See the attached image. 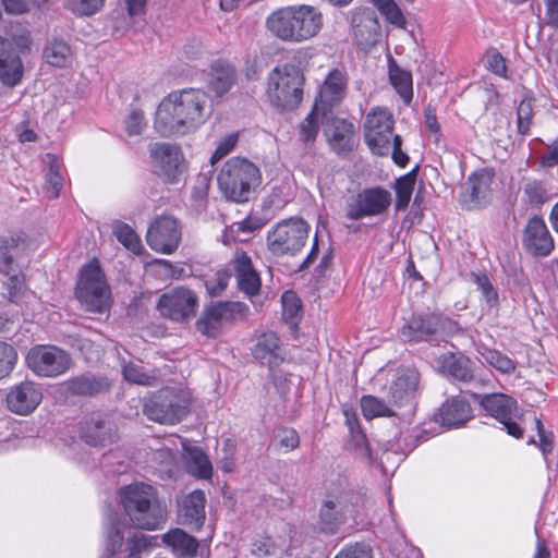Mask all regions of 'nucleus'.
Here are the masks:
<instances>
[{
    "instance_id": "nucleus-1",
    "label": "nucleus",
    "mask_w": 558,
    "mask_h": 558,
    "mask_svg": "<svg viewBox=\"0 0 558 558\" xmlns=\"http://www.w3.org/2000/svg\"><path fill=\"white\" fill-rule=\"evenodd\" d=\"M211 114L209 96L202 89L186 88L170 93L158 106L155 129L162 136L197 130Z\"/></svg>"
},
{
    "instance_id": "nucleus-2",
    "label": "nucleus",
    "mask_w": 558,
    "mask_h": 558,
    "mask_svg": "<svg viewBox=\"0 0 558 558\" xmlns=\"http://www.w3.org/2000/svg\"><path fill=\"white\" fill-rule=\"evenodd\" d=\"M324 26L319 9L308 4L287 5L272 11L266 28L275 38L288 44H302L316 37Z\"/></svg>"
},
{
    "instance_id": "nucleus-3",
    "label": "nucleus",
    "mask_w": 558,
    "mask_h": 558,
    "mask_svg": "<svg viewBox=\"0 0 558 558\" xmlns=\"http://www.w3.org/2000/svg\"><path fill=\"white\" fill-rule=\"evenodd\" d=\"M119 497L125 514L136 529L155 531L166 523L167 505L154 486L134 483L120 488Z\"/></svg>"
},
{
    "instance_id": "nucleus-4",
    "label": "nucleus",
    "mask_w": 558,
    "mask_h": 558,
    "mask_svg": "<svg viewBox=\"0 0 558 558\" xmlns=\"http://www.w3.org/2000/svg\"><path fill=\"white\" fill-rule=\"evenodd\" d=\"M260 183L259 169L241 157L227 160L218 174L220 191L228 199L236 203L247 202Z\"/></svg>"
},
{
    "instance_id": "nucleus-5",
    "label": "nucleus",
    "mask_w": 558,
    "mask_h": 558,
    "mask_svg": "<svg viewBox=\"0 0 558 558\" xmlns=\"http://www.w3.org/2000/svg\"><path fill=\"white\" fill-rule=\"evenodd\" d=\"M304 75L294 64H283L270 71L267 78V97L280 110H293L303 99Z\"/></svg>"
},
{
    "instance_id": "nucleus-6",
    "label": "nucleus",
    "mask_w": 558,
    "mask_h": 558,
    "mask_svg": "<svg viewBox=\"0 0 558 558\" xmlns=\"http://www.w3.org/2000/svg\"><path fill=\"white\" fill-rule=\"evenodd\" d=\"M190 396L178 388H162L155 392L145 403L144 413L154 422L175 424L189 412Z\"/></svg>"
},
{
    "instance_id": "nucleus-7",
    "label": "nucleus",
    "mask_w": 558,
    "mask_h": 558,
    "mask_svg": "<svg viewBox=\"0 0 558 558\" xmlns=\"http://www.w3.org/2000/svg\"><path fill=\"white\" fill-rule=\"evenodd\" d=\"M76 298L89 312L104 313L109 308V287L97 260H93L82 268L76 287Z\"/></svg>"
},
{
    "instance_id": "nucleus-8",
    "label": "nucleus",
    "mask_w": 558,
    "mask_h": 558,
    "mask_svg": "<svg viewBox=\"0 0 558 558\" xmlns=\"http://www.w3.org/2000/svg\"><path fill=\"white\" fill-rule=\"evenodd\" d=\"M308 225L300 218L279 221L267 233V247L275 256L295 255L305 245Z\"/></svg>"
},
{
    "instance_id": "nucleus-9",
    "label": "nucleus",
    "mask_w": 558,
    "mask_h": 558,
    "mask_svg": "<svg viewBox=\"0 0 558 558\" xmlns=\"http://www.w3.org/2000/svg\"><path fill=\"white\" fill-rule=\"evenodd\" d=\"M27 367L39 377L54 378L69 372L71 354L52 344H36L26 354Z\"/></svg>"
},
{
    "instance_id": "nucleus-10",
    "label": "nucleus",
    "mask_w": 558,
    "mask_h": 558,
    "mask_svg": "<svg viewBox=\"0 0 558 558\" xmlns=\"http://www.w3.org/2000/svg\"><path fill=\"white\" fill-rule=\"evenodd\" d=\"M247 312L248 306L241 302H214L203 308L195 326L202 335L216 338L225 323L242 317Z\"/></svg>"
},
{
    "instance_id": "nucleus-11",
    "label": "nucleus",
    "mask_w": 558,
    "mask_h": 558,
    "mask_svg": "<svg viewBox=\"0 0 558 558\" xmlns=\"http://www.w3.org/2000/svg\"><path fill=\"white\" fill-rule=\"evenodd\" d=\"M198 307L196 293L187 288L178 287L163 293L157 303V308L163 317L183 323L194 317Z\"/></svg>"
},
{
    "instance_id": "nucleus-12",
    "label": "nucleus",
    "mask_w": 558,
    "mask_h": 558,
    "mask_svg": "<svg viewBox=\"0 0 558 558\" xmlns=\"http://www.w3.org/2000/svg\"><path fill=\"white\" fill-rule=\"evenodd\" d=\"M364 130L365 141L371 150L378 156L388 155L393 130L391 114L386 109L372 111L366 117Z\"/></svg>"
},
{
    "instance_id": "nucleus-13",
    "label": "nucleus",
    "mask_w": 558,
    "mask_h": 558,
    "mask_svg": "<svg viewBox=\"0 0 558 558\" xmlns=\"http://www.w3.org/2000/svg\"><path fill=\"white\" fill-rule=\"evenodd\" d=\"M391 204V194L383 187H371L360 192L347 205L345 216L350 220L378 216L385 213Z\"/></svg>"
},
{
    "instance_id": "nucleus-14",
    "label": "nucleus",
    "mask_w": 558,
    "mask_h": 558,
    "mask_svg": "<svg viewBox=\"0 0 558 558\" xmlns=\"http://www.w3.org/2000/svg\"><path fill=\"white\" fill-rule=\"evenodd\" d=\"M480 398L485 412L501 423L509 435L515 438L522 437L523 429L514 422L518 412L515 399L505 393H489Z\"/></svg>"
},
{
    "instance_id": "nucleus-15",
    "label": "nucleus",
    "mask_w": 558,
    "mask_h": 558,
    "mask_svg": "<svg viewBox=\"0 0 558 558\" xmlns=\"http://www.w3.org/2000/svg\"><path fill=\"white\" fill-rule=\"evenodd\" d=\"M147 244L158 253H173L181 241V230L178 221L169 216L156 218L146 234Z\"/></svg>"
},
{
    "instance_id": "nucleus-16",
    "label": "nucleus",
    "mask_w": 558,
    "mask_h": 558,
    "mask_svg": "<svg viewBox=\"0 0 558 558\" xmlns=\"http://www.w3.org/2000/svg\"><path fill=\"white\" fill-rule=\"evenodd\" d=\"M155 173L167 182H174L183 171V156L177 145L156 143L149 148Z\"/></svg>"
},
{
    "instance_id": "nucleus-17",
    "label": "nucleus",
    "mask_w": 558,
    "mask_h": 558,
    "mask_svg": "<svg viewBox=\"0 0 558 558\" xmlns=\"http://www.w3.org/2000/svg\"><path fill=\"white\" fill-rule=\"evenodd\" d=\"M351 27L356 44L375 46L380 39V24L376 12L369 8H357L351 13Z\"/></svg>"
},
{
    "instance_id": "nucleus-18",
    "label": "nucleus",
    "mask_w": 558,
    "mask_h": 558,
    "mask_svg": "<svg viewBox=\"0 0 558 558\" xmlns=\"http://www.w3.org/2000/svg\"><path fill=\"white\" fill-rule=\"evenodd\" d=\"M522 243L526 252L533 256H547L554 250V240L547 226L537 216L529 219L523 231Z\"/></svg>"
},
{
    "instance_id": "nucleus-19",
    "label": "nucleus",
    "mask_w": 558,
    "mask_h": 558,
    "mask_svg": "<svg viewBox=\"0 0 558 558\" xmlns=\"http://www.w3.org/2000/svg\"><path fill=\"white\" fill-rule=\"evenodd\" d=\"M347 78L342 71L335 69L326 77L315 101V109L322 111V118H327L332 107L339 105L344 98Z\"/></svg>"
},
{
    "instance_id": "nucleus-20",
    "label": "nucleus",
    "mask_w": 558,
    "mask_h": 558,
    "mask_svg": "<svg viewBox=\"0 0 558 558\" xmlns=\"http://www.w3.org/2000/svg\"><path fill=\"white\" fill-rule=\"evenodd\" d=\"M43 391L33 381L25 380L14 386L7 395L8 408L19 415L32 413L41 402Z\"/></svg>"
},
{
    "instance_id": "nucleus-21",
    "label": "nucleus",
    "mask_w": 558,
    "mask_h": 558,
    "mask_svg": "<svg viewBox=\"0 0 558 558\" xmlns=\"http://www.w3.org/2000/svg\"><path fill=\"white\" fill-rule=\"evenodd\" d=\"M238 81L236 68L226 59L215 60L209 68L206 83L208 89L216 97H222L229 93Z\"/></svg>"
},
{
    "instance_id": "nucleus-22",
    "label": "nucleus",
    "mask_w": 558,
    "mask_h": 558,
    "mask_svg": "<svg viewBox=\"0 0 558 558\" xmlns=\"http://www.w3.org/2000/svg\"><path fill=\"white\" fill-rule=\"evenodd\" d=\"M252 354L260 364L267 365L271 372L284 361V351L280 339L274 331L264 332L258 337L252 348Z\"/></svg>"
},
{
    "instance_id": "nucleus-23",
    "label": "nucleus",
    "mask_w": 558,
    "mask_h": 558,
    "mask_svg": "<svg viewBox=\"0 0 558 558\" xmlns=\"http://www.w3.org/2000/svg\"><path fill=\"white\" fill-rule=\"evenodd\" d=\"M82 439L94 447H106L117 440V428L109 420L93 417L81 428Z\"/></svg>"
},
{
    "instance_id": "nucleus-24",
    "label": "nucleus",
    "mask_w": 558,
    "mask_h": 558,
    "mask_svg": "<svg viewBox=\"0 0 558 558\" xmlns=\"http://www.w3.org/2000/svg\"><path fill=\"white\" fill-rule=\"evenodd\" d=\"M439 326L440 317L438 315L424 314L413 316L410 322L402 327L401 335L409 341H429L437 332Z\"/></svg>"
},
{
    "instance_id": "nucleus-25",
    "label": "nucleus",
    "mask_w": 558,
    "mask_h": 558,
    "mask_svg": "<svg viewBox=\"0 0 558 558\" xmlns=\"http://www.w3.org/2000/svg\"><path fill=\"white\" fill-rule=\"evenodd\" d=\"M22 77V62L13 43L0 38V78L9 86L16 85Z\"/></svg>"
},
{
    "instance_id": "nucleus-26",
    "label": "nucleus",
    "mask_w": 558,
    "mask_h": 558,
    "mask_svg": "<svg viewBox=\"0 0 558 558\" xmlns=\"http://www.w3.org/2000/svg\"><path fill=\"white\" fill-rule=\"evenodd\" d=\"M492 182L493 174L486 170L471 174L465 183L464 202L473 207L486 205L492 196Z\"/></svg>"
},
{
    "instance_id": "nucleus-27",
    "label": "nucleus",
    "mask_w": 558,
    "mask_h": 558,
    "mask_svg": "<svg viewBox=\"0 0 558 558\" xmlns=\"http://www.w3.org/2000/svg\"><path fill=\"white\" fill-rule=\"evenodd\" d=\"M325 119L330 121L325 128V134L331 148L338 154L350 151L354 136L353 124L344 119L329 117V114Z\"/></svg>"
},
{
    "instance_id": "nucleus-28",
    "label": "nucleus",
    "mask_w": 558,
    "mask_h": 558,
    "mask_svg": "<svg viewBox=\"0 0 558 558\" xmlns=\"http://www.w3.org/2000/svg\"><path fill=\"white\" fill-rule=\"evenodd\" d=\"M420 374L415 369H404L389 386L390 403L393 405H402L408 403L417 389Z\"/></svg>"
},
{
    "instance_id": "nucleus-29",
    "label": "nucleus",
    "mask_w": 558,
    "mask_h": 558,
    "mask_svg": "<svg viewBox=\"0 0 558 558\" xmlns=\"http://www.w3.org/2000/svg\"><path fill=\"white\" fill-rule=\"evenodd\" d=\"M66 390L74 396L95 397L109 390L111 384L107 377L80 375L65 383Z\"/></svg>"
},
{
    "instance_id": "nucleus-30",
    "label": "nucleus",
    "mask_w": 558,
    "mask_h": 558,
    "mask_svg": "<svg viewBox=\"0 0 558 558\" xmlns=\"http://www.w3.org/2000/svg\"><path fill=\"white\" fill-rule=\"evenodd\" d=\"M234 269L240 290L250 296L257 294L260 289V278L246 253L242 252L236 255Z\"/></svg>"
},
{
    "instance_id": "nucleus-31",
    "label": "nucleus",
    "mask_w": 558,
    "mask_h": 558,
    "mask_svg": "<svg viewBox=\"0 0 558 558\" xmlns=\"http://www.w3.org/2000/svg\"><path fill=\"white\" fill-rule=\"evenodd\" d=\"M471 405L463 397H451L439 410L440 422L445 426L458 427L471 418Z\"/></svg>"
},
{
    "instance_id": "nucleus-32",
    "label": "nucleus",
    "mask_w": 558,
    "mask_h": 558,
    "mask_svg": "<svg viewBox=\"0 0 558 558\" xmlns=\"http://www.w3.org/2000/svg\"><path fill=\"white\" fill-rule=\"evenodd\" d=\"M206 497L203 490L196 489L182 500V517L185 524L199 529L205 521Z\"/></svg>"
},
{
    "instance_id": "nucleus-33",
    "label": "nucleus",
    "mask_w": 558,
    "mask_h": 558,
    "mask_svg": "<svg viewBox=\"0 0 558 558\" xmlns=\"http://www.w3.org/2000/svg\"><path fill=\"white\" fill-rule=\"evenodd\" d=\"M20 252V239L14 236L0 239V272L10 276L11 284L16 288L20 284V278L14 275V258Z\"/></svg>"
},
{
    "instance_id": "nucleus-34",
    "label": "nucleus",
    "mask_w": 558,
    "mask_h": 558,
    "mask_svg": "<svg viewBox=\"0 0 558 558\" xmlns=\"http://www.w3.org/2000/svg\"><path fill=\"white\" fill-rule=\"evenodd\" d=\"M162 542L180 557H192L196 554L198 542L182 529H173L162 535Z\"/></svg>"
},
{
    "instance_id": "nucleus-35",
    "label": "nucleus",
    "mask_w": 558,
    "mask_h": 558,
    "mask_svg": "<svg viewBox=\"0 0 558 558\" xmlns=\"http://www.w3.org/2000/svg\"><path fill=\"white\" fill-rule=\"evenodd\" d=\"M473 365L474 363L471 361V359L462 354H449L448 356L444 357L441 363L442 371L446 375L463 383H470L473 380Z\"/></svg>"
},
{
    "instance_id": "nucleus-36",
    "label": "nucleus",
    "mask_w": 558,
    "mask_h": 558,
    "mask_svg": "<svg viewBox=\"0 0 558 558\" xmlns=\"http://www.w3.org/2000/svg\"><path fill=\"white\" fill-rule=\"evenodd\" d=\"M121 368L123 378L129 383L142 386H154L157 381V371H146L141 362L122 360Z\"/></svg>"
},
{
    "instance_id": "nucleus-37",
    "label": "nucleus",
    "mask_w": 558,
    "mask_h": 558,
    "mask_svg": "<svg viewBox=\"0 0 558 558\" xmlns=\"http://www.w3.org/2000/svg\"><path fill=\"white\" fill-rule=\"evenodd\" d=\"M389 80L403 101L410 104L413 97L412 74L401 69L392 58L389 60Z\"/></svg>"
},
{
    "instance_id": "nucleus-38",
    "label": "nucleus",
    "mask_w": 558,
    "mask_h": 558,
    "mask_svg": "<svg viewBox=\"0 0 558 558\" xmlns=\"http://www.w3.org/2000/svg\"><path fill=\"white\" fill-rule=\"evenodd\" d=\"M327 500L331 501L330 505L344 520L353 518L357 513V508L363 504V497L352 490L341 492L338 495H329Z\"/></svg>"
},
{
    "instance_id": "nucleus-39",
    "label": "nucleus",
    "mask_w": 558,
    "mask_h": 558,
    "mask_svg": "<svg viewBox=\"0 0 558 558\" xmlns=\"http://www.w3.org/2000/svg\"><path fill=\"white\" fill-rule=\"evenodd\" d=\"M43 58L52 66L64 68L71 62L72 50L64 40L53 38L46 44Z\"/></svg>"
},
{
    "instance_id": "nucleus-40",
    "label": "nucleus",
    "mask_w": 558,
    "mask_h": 558,
    "mask_svg": "<svg viewBox=\"0 0 558 558\" xmlns=\"http://www.w3.org/2000/svg\"><path fill=\"white\" fill-rule=\"evenodd\" d=\"M476 351L486 364L494 367L501 374H512L515 371L514 361L500 351L484 344L477 345Z\"/></svg>"
},
{
    "instance_id": "nucleus-41",
    "label": "nucleus",
    "mask_w": 558,
    "mask_h": 558,
    "mask_svg": "<svg viewBox=\"0 0 558 558\" xmlns=\"http://www.w3.org/2000/svg\"><path fill=\"white\" fill-rule=\"evenodd\" d=\"M186 468L190 474L198 478H209L213 474V466L207 456L198 448L186 450Z\"/></svg>"
},
{
    "instance_id": "nucleus-42",
    "label": "nucleus",
    "mask_w": 558,
    "mask_h": 558,
    "mask_svg": "<svg viewBox=\"0 0 558 558\" xmlns=\"http://www.w3.org/2000/svg\"><path fill=\"white\" fill-rule=\"evenodd\" d=\"M44 160L49 167L44 186L45 193L48 198H57L63 186V179L60 174L58 158L56 155L47 154Z\"/></svg>"
},
{
    "instance_id": "nucleus-43",
    "label": "nucleus",
    "mask_w": 558,
    "mask_h": 558,
    "mask_svg": "<svg viewBox=\"0 0 558 558\" xmlns=\"http://www.w3.org/2000/svg\"><path fill=\"white\" fill-rule=\"evenodd\" d=\"M393 404L390 401L387 403L385 400L374 396H363L361 399V408L365 418L372 420L377 416H393L396 412L392 410Z\"/></svg>"
},
{
    "instance_id": "nucleus-44",
    "label": "nucleus",
    "mask_w": 558,
    "mask_h": 558,
    "mask_svg": "<svg viewBox=\"0 0 558 558\" xmlns=\"http://www.w3.org/2000/svg\"><path fill=\"white\" fill-rule=\"evenodd\" d=\"M113 234L117 240L134 254H141L143 245L136 232L126 223L117 221L113 223Z\"/></svg>"
},
{
    "instance_id": "nucleus-45",
    "label": "nucleus",
    "mask_w": 558,
    "mask_h": 558,
    "mask_svg": "<svg viewBox=\"0 0 558 558\" xmlns=\"http://www.w3.org/2000/svg\"><path fill=\"white\" fill-rule=\"evenodd\" d=\"M282 318L291 328H296L300 320L302 304L296 294L292 291H286L281 298Z\"/></svg>"
},
{
    "instance_id": "nucleus-46",
    "label": "nucleus",
    "mask_w": 558,
    "mask_h": 558,
    "mask_svg": "<svg viewBox=\"0 0 558 558\" xmlns=\"http://www.w3.org/2000/svg\"><path fill=\"white\" fill-rule=\"evenodd\" d=\"M534 116V100L532 98L522 99L517 108V131L520 135L530 134Z\"/></svg>"
},
{
    "instance_id": "nucleus-47",
    "label": "nucleus",
    "mask_w": 558,
    "mask_h": 558,
    "mask_svg": "<svg viewBox=\"0 0 558 558\" xmlns=\"http://www.w3.org/2000/svg\"><path fill=\"white\" fill-rule=\"evenodd\" d=\"M348 449L352 451L362 461L372 464L373 456L366 439L365 434L360 429L350 433V439L348 441Z\"/></svg>"
},
{
    "instance_id": "nucleus-48",
    "label": "nucleus",
    "mask_w": 558,
    "mask_h": 558,
    "mask_svg": "<svg viewBox=\"0 0 558 558\" xmlns=\"http://www.w3.org/2000/svg\"><path fill=\"white\" fill-rule=\"evenodd\" d=\"M415 180L411 174L404 175L397 180L396 182V209L403 210L408 207L413 189H414Z\"/></svg>"
},
{
    "instance_id": "nucleus-49",
    "label": "nucleus",
    "mask_w": 558,
    "mask_h": 558,
    "mask_svg": "<svg viewBox=\"0 0 558 558\" xmlns=\"http://www.w3.org/2000/svg\"><path fill=\"white\" fill-rule=\"evenodd\" d=\"M322 111H317L315 107L313 111L302 121L300 125V140L304 143L314 142L318 134V119Z\"/></svg>"
},
{
    "instance_id": "nucleus-50",
    "label": "nucleus",
    "mask_w": 558,
    "mask_h": 558,
    "mask_svg": "<svg viewBox=\"0 0 558 558\" xmlns=\"http://www.w3.org/2000/svg\"><path fill=\"white\" fill-rule=\"evenodd\" d=\"M123 529L124 525L119 522L109 527L106 538L107 557H113L121 549L124 541Z\"/></svg>"
},
{
    "instance_id": "nucleus-51",
    "label": "nucleus",
    "mask_w": 558,
    "mask_h": 558,
    "mask_svg": "<svg viewBox=\"0 0 558 558\" xmlns=\"http://www.w3.org/2000/svg\"><path fill=\"white\" fill-rule=\"evenodd\" d=\"M105 0H68L66 8L74 14L90 16L104 7Z\"/></svg>"
},
{
    "instance_id": "nucleus-52",
    "label": "nucleus",
    "mask_w": 558,
    "mask_h": 558,
    "mask_svg": "<svg viewBox=\"0 0 558 558\" xmlns=\"http://www.w3.org/2000/svg\"><path fill=\"white\" fill-rule=\"evenodd\" d=\"M17 360L15 349L5 342L0 341V379L7 377L13 369Z\"/></svg>"
},
{
    "instance_id": "nucleus-53",
    "label": "nucleus",
    "mask_w": 558,
    "mask_h": 558,
    "mask_svg": "<svg viewBox=\"0 0 558 558\" xmlns=\"http://www.w3.org/2000/svg\"><path fill=\"white\" fill-rule=\"evenodd\" d=\"M472 278L474 283L476 284L477 290H480L485 298L486 302L489 305H495L498 301V294L493 287L490 280L485 274H475L472 272Z\"/></svg>"
},
{
    "instance_id": "nucleus-54",
    "label": "nucleus",
    "mask_w": 558,
    "mask_h": 558,
    "mask_svg": "<svg viewBox=\"0 0 558 558\" xmlns=\"http://www.w3.org/2000/svg\"><path fill=\"white\" fill-rule=\"evenodd\" d=\"M146 125L144 113L140 109L132 110L124 120V129L129 136L142 134Z\"/></svg>"
},
{
    "instance_id": "nucleus-55",
    "label": "nucleus",
    "mask_w": 558,
    "mask_h": 558,
    "mask_svg": "<svg viewBox=\"0 0 558 558\" xmlns=\"http://www.w3.org/2000/svg\"><path fill=\"white\" fill-rule=\"evenodd\" d=\"M151 546V537L142 533L134 534L128 542V551L130 558H140Z\"/></svg>"
},
{
    "instance_id": "nucleus-56",
    "label": "nucleus",
    "mask_w": 558,
    "mask_h": 558,
    "mask_svg": "<svg viewBox=\"0 0 558 558\" xmlns=\"http://www.w3.org/2000/svg\"><path fill=\"white\" fill-rule=\"evenodd\" d=\"M330 504L331 501H328L326 499L319 513L320 522L323 524L324 530L329 532L333 530L335 525L344 521L341 514L337 513L336 509H333V507Z\"/></svg>"
},
{
    "instance_id": "nucleus-57",
    "label": "nucleus",
    "mask_w": 558,
    "mask_h": 558,
    "mask_svg": "<svg viewBox=\"0 0 558 558\" xmlns=\"http://www.w3.org/2000/svg\"><path fill=\"white\" fill-rule=\"evenodd\" d=\"M230 274L226 270H219L213 278L206 279L205 287L211 296H218L227 288Z\"/></svg>"
},
{
    "instance_id": "nucleus-58",
    "label": "nucleus",
    "mask_w": 558,
    "mask_h": 558,
    "mask_svg": "<svg viewBox=\"0 0 558 558\" xmlns=\"http://www.w3.org/2000/svg\"><path fill=\"white\" fill-rule=\"evenodd\" d=\"M276 439L278 440L281 448L286 451H291L299 447L300 438L298 433L293 428H281L279 429Z\"/></svg>"
},
{
    "instance_id": "nucleus-59",
    "label": "nucleus",
    "mask_w": 558,
    "mask_h": 558,
    "mask_svg": "<svg viewBox=\"0 0 558 558\" xmlns=\"http://www.w3.org/2000/svg\"><path fill=\"white\" fill-rule=\"evenodd\" d=\"M535 427L539 437L538 446L543 454H547L553 451L554 448V435L550 432L545 430L541 418L535 417Z\"/></svg>"
},
{
    "instance_id": "nucleus-60",
    "label": "nucleus",
    "mask_w": 558,
    "mask_h": 558,
    "mask_svg": "<svg viewBox=\"0 0 558 558\" xmlns=\"http://www.w3.org/2000/svg\"><path fill=\"white\" fill-rule=\"evenodd\" d=\"M335 558H372V554L366 545L355 543L344 547Z\"/></svg>"
},
{
    "instance_id": "nucleus-61",
    "label": "nucleus",
    "mask_w": 558,
    "mask_h": 558,
    "mask_svg": "<svg viewBox=\"0 0 558 558\" xmlns=\"http://www.w3.org/2000/svg\"><path fill=\"white\" fill-rule=\"evenodd\" d=\"M486 66L488 70L499 76H504L507 71L506 61L504 57L496 50L486 54Z\"/></svg>"
},
{
    "instance_id": "nucleus-62",
    "label": "nucleus",
    "mask_w": 558,
    "mask_h": 558,
    "mask_svg": "<svg viewBox=\"0 0 558 558\" xmlns=\"http://www.w3.org/2000/svg\"><path fill=\"white\" fill-rule=\"evenodd\" d=\"M238 142V135L230 134L227 137H225L219 145L217 146L215 153L213 154L210 158V162L215 163L216 161L220 160L222 157L228 155L235 146Z\"/></svg>"
},
{
    "instance_id": "nucleus-63",
    "label": "nucleus",
    "mask_w": 558,
    "mask_h": 558,
    "mask_svg": "<svg viewBox=\"0 0 558 558\" xmlns=\"http://www.w3.org/2000/svg\"><path fill=\"white\" fill-rule=\"evenodd\" d=\"M252 554L258 558L275 555L276 547L269 537H262L252 545Z\"/></svg>"
},
{
    "instance_id": "nucleus-64",
    "label": "nucleus",
    "mask_w": 558,
    "mask_h": 558,
    "mask_svg": "<svg viewBox=\"0 0 558 558\" xmlns=\"http://www.w3.org/2000/svg\"><path fill=\"white\" fill-rule=\"evenodd\" d=\"M383 15L386 16L387 21H389L391 24H395L399 27H403L405 24L404 16L399 9V7L396 4L395 1H391L383 11H380Z\"/></svg>"
}]
</instances>
